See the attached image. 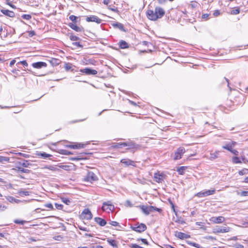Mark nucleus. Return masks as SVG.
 Wrapping results in <instances>:
<instances>
[{
    "label": "nucleus",
    "instance_id": "1",
    "mask_svg": "<svg viewBox=\"0 0 248 248\" xmlns=\"http://www.w3.org/2000/svg\"><path fill=\"white\" fill-rule=\"evenodd\" d=\"M138 207L141 209L143 213L146 215H148L151 212H154L155 211H156L159 212H160L162 211L161 209L153 206L140 205Z\"/></svg>",
    "mask_w": 248,
    "mask_h": 248
},
{
    "label": "nucleus",
    "instance_id": "2",
    "mask_svg": "<svg viewBox=\"0 0 248 248\" xmlns=\"http://www.w3.org/2000/svg\"><path fill=\"white\" fill-rule=\"evenodd\" d=\"M131 228L133 231H135L141 233L147 229V227L145 224L143 223H137L134 226H131Z\"/></svg>",
    "mask_w": 248,
    "mask_h": 248
},
{
    "label": "nucleus",
    "instance_id": "3",
    "mask_svg": "<svg viewBox=\"0 0 248 248\" xmlns=\"http://www.w3.org/2000/svg\"><path fill=\"white\" fill-rule=\"evenodd\" d=\"M114 209V206L112 204L110 201L105 202L103 203L102 210L103 211H112Z\"/></svg>",
    "mask_w": 248,
    "mask_h": 248
},
{
    "label": "nucleus",
    "instance_id": "4",
    "mask_svg": "<svg viewBox=\"0 0 248 248\" xmlns=\"http://www.w3.org/2000/svg\"><path fill=\"white\" fill-rule=\"evenodd\" d=\"M97 179L96 175L92 171L88 172L87 175L84 178V181L86 182H92Z\"/></svg>",
    "mask_w": 248,
    "mask_h": 248
},
{
    "label": "nucleus",
    "instance_id": "5",
    "mask_svg": "<svg viewBox=\"0 0 248 248\" xmlns=\"http://www.w3.org/2000/svg\"><path fill=\"white\" fill-rule=\"evenodd\" d=\"M186 150L184 147H179L175 152L174 160L180 159L182 157V155L185 153Z\"/></svg>",
    "mask_w": 248,
    "mask_h": 248
},
{
    "label": "nucleus",
    "instance_id": "6",
    "mask_svg": "<svg viewBox=\"0 0 248 248\" xmlns=\"http://www.w3.org/2000/svg\"><path fill=\"white\" fill-rule=\"evenodd\" d=\"M80 71L83 73H85L87 75H95L97 74L96 70L89 68L80 69Z\"/></svg>",
    "mask_w": 248,
    "mask_h": 248
},
{
    "label": "nucleus",
    "instance_id": "7",
    "mask_svg": "<svg viewBox=\"0 0 248 248\" xmlns=\"http://www.w3.org/2000/svg\"><path fill=\"white\" fill-rule=\"evenodd\" d=\"M81 216L84 218L86 219H91L93 218V215L89 209H85L82 212Z\"/></svg>",
    "mask_w": 248,
    "mask_h": 248
},
{
    "label": "nucleus",
    "instance_id": "8",
    "mask_svg": "<svg viewBox=\"0 0 248 248\" xmlns=\"http://www.w3.org/2000/svg\"><path fill=\"white\" fill-rule=\"evenodd\" d=\"M114 148H121L123 147L129 146L130 147H133L134 144L132 142H122V143H116L113 146Z\"/></svg>",
    "mask_w": 248,
    "mask_h": 248
},
{
    "label": "nucleus",
    "instance_id": "9",
    "mask_svg": "<svg viewBox=\"0 0 248 248\" xmlns=\"http://www.w3.org/2000/svg\"><path fill=\"white\" fill-rule=\"evenodd\" d=\"M147 14L148 18L150 20L155 21L158 18V16H157L156 14H155V11H153V10H149L148 11Z\"/></svg>",
    "mask_w": 248,
    "mask_h": 248
},
{
    "label": "nucleus",
    "instance_id": "10",
    "mask_svg": "<svg viewBox=\"0 0 248 248\" xmlns=\"http://www.w3.org/2000/svg\"><path fill=\"white\" fill-rule=\"evenodd\" d=\"M87 22H94L98 24H100L102 22V19L98 18L96 16H87L86 19Z\"/></svg>",
    "mask_w": 248,
    "mask_h": 248
},
{
    "label": "nucleus",
    "instance_id": "11",
    "mask_svg": "<svg viewBox=\"0 0 248 248\" xmlns=\"http://www.w3.org/2000/svg\"><path fill=\"white\" fill-rule=\"evenodd\" d=\"M230 228L228 227H217L214 230V232L215 233H224L230 231Z\"/></svg>",
    "mask_w": 248,
    "mask_h": 248
},
{
    "label": "nucleus",
    "instance_id": "12",
    "mask_svg": "<svg viewBox=\"0 0 248 248\" xmlns=\"http://www.w3.org/2000/svg\"><path fill=\"white\" fill-rule=\"evenodd\" d=\"M164 175L163 173H155L154 174L155 181L158 183H162L163 181Z\"/></svg>",
    "mask_w": 248,
    "mask_h": 248
},
{
    "label": "nucleus",
    "instance_id": "13",
    "mask_svg": "<svg viewBox=\"0 0 248 248\" xmlns=\"http://www.w3.org/2000/svg\"><path fill=\"white\" fill-rule=\"evenodd\" d=\"M68 26L73 30L77 32H81L84 31V28L82 27H78L75 24L70 23L68 24Z\"/></svg>",
    "mask_w": 248,
    "mask_h": 248
},
{
    "label": "nucleus",
    "instance_id": "14",
    "mask_svg": "<svg viewBox=\"0 0 248 248\" xmlns=\"http://www.w3.org/2000/svg\"><path fill=\"white\" fill-rule=\"evenodd\" d=\"M155 11L157 16H158V18H161L165 13V11L160 7H156Z\"/></svg>",
    "mask_w": 248,
    "mask_h": 248
},
{
    "label": "nucleus",
    "instance_id": "15",
    "mask_svg": "<svg viewBox=\"0 0 248 248\" xmlns=\"http://www.w3.org/2000/svg\"><path fill=\"white\" fill-rule=\"evenodd\" d=\"M32 66L35 68L40 69L42 67H46L47 66V64L45 62H38L32 63Z\"/></svg>",
    "mask_w": 248,
    "mask_h": 248
},
{
    "label": "nucleus",
    "instance_id": "16",
    "mask_svg": "<svg viewBox=\"0 0 248 248\" xmlns=\"http://www.w3.org/2000/svg\"><path fill=\"white\" fill-rule=\"evenodd\" d=\"M210 220L215 223H221L225 221V218L223 217L220 216L218 217H212Z\"/></svg>",
    "mask_w": 248,
    "mask_h": 248
},
{
    "label": "nucleus",
    "instance_id": "17",
    "mask_svg": "<svg viewBox=\"0 0 248 248\" xmlns=\"http://www.w3.org/2000/svg\"><path fill=\"white\" fill-rule=\"evenodd\" d=\"M0 12L6 16L10 17H14L15 16V14L13 11H10L8 10L1 9Z\"/></svg>",
    "mask_w": 248,
    "mask_h": 248
},
{
    "label": "nucleus",
    "instance_id": "18",
    "mask_svg": "<svg viewBox=\"0 0 248 248\" xmlns=\"http://www.w3.org/2000/svg\"><path fill=\"white\" fill-rule=\"evenodd\" d=\"M223 148L225 149H226V150L230 151L231 152H232L233 154H234L235 155H238V152L236 150L233 149L232 148V145L230 144H228L226 145L225 146H223Z\"/></svg>",
    "mask_w": 248,
    "mask_h": 248
},
{
    "label": "nucleus",
    "instance_id": "19",
    "mask_svg": "<svg viewBox=\"0 0 248 248\" xmlns=\"http://www.w3.org/2000/svg\"><path fill=\"white\" fill-rule=\"evenodd\" d=\"M175 236L181 239H186L190 237L189 235L179 232H175Z\"/></svg>",
    "mask_w": 248,
    "mask_h": 248
},
{
    "label": "nucleus",
    "instance_id": "20",
    "mask_svg": "<svg viewBox=\"0 0 248 248\" xmlns=\"http://www.w3.org/2000/svg\"><path fill=\"white\" fill-rule=\"evenodd\" d=\"M121 162L125 164V166H128L129 165L135 166V163L134 161L129 159H123L121 160Z\"/></svg>",
    "mask_w": 248,
    "mask_h": 248
},
{
    "label": "nucleus",
    "instance_id": "21",
    "mask_svg": "<svg viewBox=\"0 0 248 248\" xmlns=\"http://www.w3.org/2000/svg\"><path fill=\"white\" fill-rule=\"evenodd\" d=\"M95 221L101 226H104L106 224V221L100 217H96L94 218Z\"/></svg>",
    "mask_w": 248,
    "mask_h": 248
},
{
    "label": "nucleus",
    "instance_id": "22",
    "mask_svg": "<svg viewBox=\"0 0 248 248\" xmlns=\"http://www.w3.org/2000/svg\"><path fill=\"white\" fill-rule=\"evenodd\" d=\"M49 61L53 66L58 65L61 62V60L56 58H51Z\"/></svg>",
    "mask_w": 248,
    "mask_h": 248
},
{
    "label": "nucleus",
    "instance_id": "23",
    "mask_svg": "<svg viewBox=\"0 0 248 248\" xmlns=\"http://www.w3.org/2000/svg\"><path fill=\"white\" fill-rule=\"evenodd\" d=\"M219 151H216L214 153H211L210 154V156L209 157V159L213 160L215 159L216 158L218 157V155L219 154Z\"/></svg>",
    "mask_w": 248,
    "mask_h": 248
},
{
    "label": "nucleus",
    "instance_id": "24",
    "mask_svg": "<svg viewBox=\"0 0 248 248\" xmlns=\"http://www.w3.org/2000/svg\"><path fill=\"white\" fill-rule=\"evenodd\" d=\"M112 26L116 28L119 29L121 31H125L123 25L120 23L117 22L114 23L112 24Z\"/></svg>",
    "mask_w": 248,
    "mask_h": 248
},
{
    "label": "nucleus",
    "instance_id": "25",
    "mask_svg": "<svg viewBox=\"0 0 248 248\" xmlns=\"http://www.w3.org/2000/svg\"><path fill=\"white\" fill-rule=\"evenodd\" d=\"M107 242L110 246L113 247L117 248L118 246V243L117 241L115 240L111 239H108Z\"/></svg>",
    "mask_w": 248,
    "mask_h": 248
},
{
    "label": "nucleus",
    "instance_id": "26",
    "mask_svg": "<svg viewBox=\"0 0 248 248\" xmlns=\"http://www.w3.org/2000/svg\"><path fill=\"white\" fill-rule=\"evenodd\" d=\"M120 47L122 49H125L129 47L128 44L124 41L122 40L120 42Z\"/></svg>",
    "mask_w": 248,
    "mask_h": 248
},
{
    "label": "nucleus",
    "instance_id": "27",
    "mask_svg": "<svg viewBox=\"0 0 248 248\" xmlns=\"http://www.w3.org/2000/svg\"><path fill=\"white\" fill-rule=\"evenodd\" d=\"M68 36H69L70 39L72 41H76L80 40V38L74 35L72 33H69Z\"/></svg>",
    "mask_w": 248,
    "mask_h": 248
},
{
    "label": "nucleus",
    "instance_id": "28",
    "mask_svg": "<svg viewBox=\"0 0 248 248\" xmlns=\"http://www.w3.org/2000/svg\"><path fill=\"white\" fill-rule=\"evenodd\" d=\"M73 65L70 63H65L64 64V68L66 71H73Z\"/></svg>",
    "mask_w": 248,
    "mask_h": 248
},
{
    "label": "nucleus",
    "instance_id": "29",
    "mask_svg": "<svg viewBox=\"0 0 248 248\" xmlns=\"http://www.w3.org/2000/svg\"><path fill=\"white\" fill-rule=\"evenodd\" d=\"M85 144L82 143H76L72 146V149H79L84 148Z\"/></svg>",
    "mask_w": 248,
    "mask_h": 248
},
{
    "label": "nucleus",
    "instance_id": "30",
    "mask_svg": "<svg viewBox=\"0 0 248 248\" xmlns=\"http://www.w3.org/2000/svg\"><path fill=\"white\" fill-rule=\"evenodd\" d=\"M186 167H184V166L180 167L177 169V171L179 174L182 175L184 174V171L186 170Z\"/></svg>",
    "mask_w": 248,
    "mask_h": 248
},
{
    "label": "nucleus",
    "instance_id": "31",
    "mask_svg": "<svg viewBox=\"0 0 248 248\" xmlns=\"http://www.w3.org/2000/svg\"><path fill=\"white\" fill-rule=\"evenodd\" d=\"M16 168H17L18 171H20L23 173H28L30 171V170H29L25 169H24V168L20 167H17Z\"/></svg>",
    "mask_w": 248,
    "mask_h": 248
},
{
    "label": "nucleus",
    "instance_id": "32",
    "mask_svg": "<svg viewBox=\"0 0 248 248\" xmlns=\"http://www.w3.org/2000/svg\"><path fill=\"white\" fill-rule=\"evenodd\" d=\"M10 161V158L8 157L0 156V162L3 163L4 162H9Z\"/></svg>",
    "mask_w": 248,
    "mask_h": 248
},
{
    "label": "nucleus",
    "instance_id": "33",
    "mask_svg": "<svg viewBox=\"0 0 248 248\" xmlns=\"http://www.w3.org/2000/svg\"><path fill=\"white\" fill-rule=\"evenodd\" d=\"M18 194L21 196H29L30 192L29 191H25L20 190L18 191Z\"/></svg>",
    "mask_w": 248,
    "mask_h": 248
},
{
    "label": "nucleus",
    "instance_id": "34",
    "mask_svg": "<svg viewBox=\"0 0 248 248\" xmlns=\"http://www.w3.org/2000/svg\"><path fill=\"white\" fill-rule=\"evenodd\" d=\"M206 197L209 195H213L215 193V189L207 190L204 191Z\"/></svg>",
    "mask_w": 248,
    "mask_h": 248
},
{
    "label": "nucleus",
    "instance_id": "35",
    "mask_svg": "<svg viewBox=\"0 0 248 248\" xmlns=\"http://www.w3.org/2000/svg\"><path fill=\"white\" fill-rule=\"evenodd\" d=\"M108 9L114 12H115L116 13H119V11L118 10V8L116 7H115L114 6H111V5H109L108 6Z\"/></svg>",
    "mask_w": 248,
    "mask_h": 248
},
{
    "label": "nucleus",
    "instance_id": "36",
    "mask_svg": "<svg viewBox=\"0 0 248 248\" xmlns=\"http://www.w3.org/2000/svg\"><path fill=\"white\" fill-rule=\"evenodd\" d=\"M19 164L21 165H22L23 167L25 168H28L29 167V166L30 165V164L29 163L28 161L27 160H24L23 162H19Z\"/></svg>",
    "mask_w": 248,
    "mask_h": 248
},
{
    "label": "nucleus",
    "instance_id": "37",
    "mask_svg": "<svg viewBox=\"0 0 248 248\" xmlns=\"http://www.w3.org/2000/svg\"><path fill=\"white\" fill-rule=\"evenodd\" d=\"M62 202L67 205H69L71 203V201L67 198H62Z\"/></svg>",
    "mask_w": 248,
    "mask_h": 248
},
{
    "label": "nucleus",
    "instance_id": "38",
    "mask_svg": "<svg viewBox=\"0 0 248 248\" xmlns=\"http://www.w3.org/2000/svg\"><path fill=\"white\" fill-rule=\"evenodd\" d=\"M196 196H197L199 198H202L206 197L205 192L204 191H201L200 192L197 193L196 195Z\"/></svg>",
    "mask_w": 248,
    "mask_h": 248
},
{
    "label": "nucleus",
    "instance_id": "39",
    "mask_svg": "<svg viewBox=\"0 0 248 248\" xmlns=\"http://www.w3.org/2000/svg\"><path fill=\"white\" fill-rule=\"evenodd\" d=\"M232 162L233 163L235 164L241 163V161H240V159L236 156L233 157L232 158Z\"/></svg>",
    "mask_w": 248,
    "mask_h": 248
},
{
    "label": "nucleus",
    "instance_id": "40",
    "mask_svg": "<svg viewBox=\"0 0 248 248\" xmlns=\"http://www.w3.org/2000/svg\"><path fill=\"white\" fill-rule=\"evenodd\" d=\"M239 174L240 175H243L244 174H246L248 173V169H244L242 170H241L239 171Z\"/></svg>",
    "mask_w": 248,
    "mask_h": 248
},
{
    "label": "nucleus",
    "instance_id": "41",
    "mask_svg": "<svg viewBox=\"0 0 248 248\" xmlns=\"http://www.w3.org/2000/svg\"><path fill=\"white\" fill-rule=\"evenodd\" d=\"M6 199L10 202H14L16 201V199L12 196L6 197Z\"/></svg>",
    "mask_w": 248,
    "mask_h": 248
},
{
    "label": "nucleus",
    "instance_id": "42",
    "mask_svg": "<svg viewBox=\"0 0 248 248\" xmlns=\"http://www.w3.org/2000/svg\"><path fill=\"white\" fill-rule=\"evenodd\" d=\"M14 222L16 224H22L23 225L25 223L27 222L25 220H21L19 219H16L14 220Z\"/></svg>",
    "mask_w": 248,
    "mask_h": 248
},
{
    "label": "nucleus",
    "instance_id": "43",
    "mask_svg": "<svg viewBox=\"0 0 248 248\" xmlns=\"http://www.w3.org/2000/svg\"><path fill=\"white\" fill-rule=\"evenodd\" d=\"M22 64L23 65H24L25 67H27L28 64V63L27 62H26V61H20L18 62H17L16 63V65H18L19 64Z\"/></svg>",
    "mask_w": 248,
    "mask_h": 248
},
{
    "label": "nucleus",
    "instance_id": "44",
    "mask_svg": "<svg viewBox=\"0 0 248 248\" xmlns=\"http://www.w3.org/2000/svg\"><path fill=\"white\" fill-rule=\"evenodd\" d=\"M21 17L23 19L26 20H30L31 18V16L30 15H23Z\"/></svg>",
    "mask_w": 248,
    "mask_h": 248
},
{
    "label": "nucleus",
    "instance_id": "45",
    "mask_svg": "<svg viewBox=\"0 0 248 248\" xmlns=\"http://www.w3.org/2000/svg\"><path fill=\"white\" fill-rule=\"evenodd\" d=\"M78 18V17L75 16L74 15H71L69 16V19L74 22H77V19Z\"/></svg>",
    "mask_w": 248,
    "mask_h": 248
},
{
    "label": "nucleus",
    "instance_id": "46",
    "mask_svg": "<svg viewBox=\"0 0 248 248\" xmlns=\"http://www.w3.org/2000/svg\"><path fill=\"white\" fill-rule=\"evenodd\" d=\"M238 194L241 196H248V191H243L241 192H238Z\"/></svg>",
    "mask_w": 248,
    "mask_h": 248
},
{
    "label": "nucleus",
    "instance_id": "47",
    "mask_svg": "<svg viewBox=\"0 0 248 248\" xmlns=\"http://www.w3.org/2000/svg\"><path fill=\"white\" fill-rule=\"evenodd\" d=\"M55 206L56 208L58 210H62L63 207V205L57 203H55Z\"/></svg>",
    "mask_w": 248,
    "mask_h": 248
},
{
    "label": "nucleus",
    "instance_id": "48",
    "mask_svg": "<svg viewBox=\"0 0 248 248\" xmlns=\"http://www.w3.org/2000/svg\"><path fill=\"white\" fill-rule=\"evenodd\" d=\"M125 205L127 207H131L133 206V204L131 203V202L129 200H127L126 201Z\"/></svg>",
    "mask_w": 248,
    "mask_h": 248
},
{
    "label": "nucleus",
    "instance_id": "49",
    "mask_svg": "<svg viewBox=\"0 0 248 248\" xmlns=\"http://www.w3.org/2000/svg\"><path fill=\"white\" fill-rule=\"evenodd\" d=\"M233 248H243V245L240 244H236L232 246Z\"/></svg>",
    "mask_w": 248,
    "mask_h": 248
},
{
    "label": "nucleus",
    "instance_id": "50",
    "mask_svg": "<svg viewBox=\"0 0 248 248\" xmlns=\"http://www.w3.org/2000/svg\"><path fill=\"white\" fill-rule=\"evenodd\" d=\"M74 46H76L78 47L82 48L83 46L81 45L79 42H74L72 44Z\"/></svg>",
    "mask_w": 248,
    "mask_h": 248
},
{
    "label": "nucleus",
    "instance_id": "51",
    "mask_svg": "<svg viewBox=\"0 0 248 248\" xmlns=\"http://www.w3.org/2000/svg\"><path fill=\"white\" fill-rule=\"evenodd\" d=\"M45 206L46 207H47L48 208H50L51 209H53V206L52 204L50 203H48L46 204H45Z\"/></svg>",
    "mask_w": 248,
    "mask_h": 248
},
{
    "label": "nucleus",
    "instance_id": "52",
    "mask_svg": "<svg viewBox=\"0 0 248 248\" xmlns=\"http://www.w3.org/2000/svg\"><path fill=\"white\" fill-rule=\"evenodd\" d=\"M7 209V207L4 205L0 204V212L4 211Z\"/></svg>",
    "mask_w": 248,
    "mask_h": 248
},
{
    "label": "nucleus",
    "instance_id": "53",
    "mask_svg": "<svg viewBox=\"0 0 248 248\" xmlns=\"http://www.w3.org/2000/svg\"><path fill=\"white\" fill-rule=\"evenodd\" d=\"M240 13V10L239 9H234L232 11V13L234 15L238 14Z\"/></svg>",
    "mask_w": 248,
    "mask_h": 248
},
{
    "label": "nucleus",
    "instance_id": "54",
    "mask_svg": "<svg viewBox=\"0 0 248 248\" xmlns=\"http://www.w3.org/2000/svg\"><path fill=\"white\" fill-rule=\"evenodd\" d=\"M41 155L42 156H43L44 158H46V157H48L49 156H50V155H48V154H47L46 153H41Z\"/></svg>",
    "mask_w": 248,
    "mask_h": 248
},
{
    "label": "nucleus",
    "instance_id": "55",
    "mask_svg": "<svg viewBox=\"0 0 248 248\" xmlns=\"http://www.w3.org/2000/svg\"><path fill=\"white\" fill-rule=\"evenodd\" d=\"M110 224L113 226H117L119 225V223L116 221H111Z\"/></svg>",
    "mask_w": 248,
    "mask_h": 248
},
{
    "label": "nucleus",
    "instance_id": "56",
    "mask_svg": "<svg viewBox=\"0 0 248 248\" xmlns=\"http://www.w3.org/2000/svg\"><path fill=\"white\" fill-rule=\"evenodd\" d=\"M6 4L9 5L13 9H16V6L15 5H13L11 2H6Z\"/></svg>",
    "mask_w": 248,
    "mask_h": 248
},
{
    "label": "nucleus",
    "instance_id": "57",
    "mask_svg": "<svg viewBox=\"0 0 248 248\" xmlns=\"http://www.w3.org/2000/svg\"><path fill=\"white\" fill-rule=\"evenodd\" d=\"M62 151H63V154L64 155H71V154H72V153L68 151L67 150H63Z\"/></svg>",
    "mask_w": 248,
    "mask_h": 248
},
{
    "label": "nucleus",
    "instance_id": "58",
    "mask_svg": "<svg viewBox=\"0 0 248 248\" xmlns=\"http://www.w3.org/2000/svg\"><path fill=\"white\" fill-rule=\"evenodd\" d=\"M190 244L196 248H199V245L198 244L194 243H191Z\"/></svg>",
    "mask_w": 248,
    "mask_h": 248
},
{
    "label": "nucleus",
    "instance_id": "59",
    "mask_svg": "<svg viewBox=\"0 0 248 248\" xmlns=\"http://www.w3.org/2000/svg\"><path fill=\"white\" fill-rule=\"evenodd\" d=\"M139 246H139L136 244H132L131 248H139Z\"/></svg>",
    "mask_w": 248,
    "mask_h": 248
},
{
    "label": "nucleus",
    "instance_id": "60",
    "mask_svg": "<svg viewBox=\"0 0 248 248\" xmlns=\"http://www.w3.org/2000/svg\"><path fill=\"white\" fill-rule=\"evenodd\" d=\"M158 0V3L160 4H164L167 1V0Z\"/></svg>",
    "mask_w": 248,
    "mask_h": 248
},
{
    "label": "nucleus",
    "instance_id": "61",
    "mask_svg": "<svg viewBox=\"0 0 248 248\" xmlns=\"http://www.w3.org/2000/svg\"><path fill=\"white\" fill-rule=\"evenodd\" d=\"M219 14H220V12L218 10H216L214 13V15L216 16H218Z\"/></svg>",
    "mask_w": 248,
    "mask_h": 248
},
{
    "label": "nucleus",
    "instance_id": "62",
    "mask_svg": "<svg viewBox=\"0 0 248 248\" xmlns=\"http://www.w3.org/2000/svg\"><path fill=\"white\" fill-rule=\"evenodd\" d=\"M16 61L15 60H13L12 61H11L10 63V66L11 67L13 66V65H14V64L16 63Z\"/></svg>",
    "mask_w": 248,
    "mask_h": 248
},
{
    "label": "nucleus",
    "instance_id": "63",
    "mask_svg": "<svg viewBox=\"0 0 248 248\" xmlns=\"http://www.w3.org/2000/svg\"><path fill=\"white\" fill-rule=\"evenodd\" d=\"M62 238V237L61 235H58V236H56L55 239V240H56L60 241V240H61Z\"/></svg>",
    "mask_w": 248,
    "mask_h": 248
},
{
    "label": "nucleus",
    "instance_id": "64",
    "mask_svg": "<svg viewBox=\"0 0 248 248\" xmlns=\"http://www.w3.org/2000/svg\"><path fill=\"white\" fill-rule=\"evenodd\" d=\"M110 2V0H104L103 3L106 5H108Z\"/></svg>",
    "mask_w": 248,
    "mask_h": 248
}]
</instances>
